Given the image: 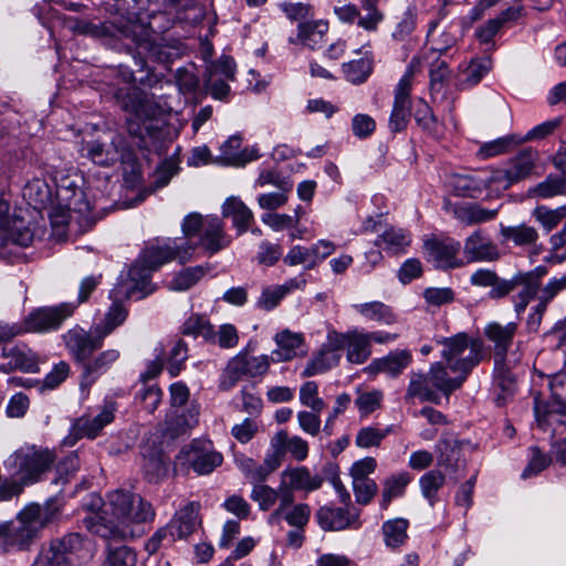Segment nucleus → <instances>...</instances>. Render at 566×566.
<instances>
[{
    "instance_id": "f257e3e1",
    "label": "nucleus",
    "mask_w": 566,
    "mask_h": 566,
    "mask_svg": "<svg viewBox=\"0 0 566 566\" xmlns=\"http://www.w3.org/2000/svg\"><path fill=\"white\" fill-rule=\"evenodd\" d=\"M70 30L74 33L88 35L96 39L129 40L136 46V54H133L138 71H144L147 59L164 61L166 59L165 48L158 41L157 34L151 28L136 19L116 17L113 20L102 23H93L83 19L73 18L67 22Z\"/></svg>"
},
{
    "instance_id": "f03ea898",
    "label": "nucleus",
    "mask_w": 566,
    "mask_h": 566,
    "mask_svg": "<svg viewBox=\"0 0 566 566\" xmlns=\"http://www.w3.org/2000/svg\"><path fill=\"white\" fill-rule=\"evenodd\" d=\"M196 245L186 243L177 245H150L147 247L138 258V261L133 265L125 279H120L117 285L112 290L111 297L113 298H130L135 293H142L140 297L149 294L150 273L159 269L163 264L178 260L180 263H186L190 260Z\"/></svg>"
},
{
    "instance_id": "7ed1b4c3",
    "label": "nucleus",
    "mask_w": 566,
    "mask_h": 566,
    "mask_svg": "<svg viewBox=\"0 0 566 566\" xmlns=\"http://www.w3.org/2000/svg\"><path fill=\"white\" fill-rule=\"evenodd\" d=\"M547 274V268L538 265L531 271H517L511 279H504L490 269H479L470 276V283L478 287H490L491 300H502L520 287L513 297L514 311L521 315L536 296L541 280Z\"/></svg>"
},
{
    "instance_id": "20e7f679",
    "label": "nucleus",
    "mask_w": 566,
    "mask_h": 566,
    "mask_svg": "<svg viewBox=\"0 0 566 566\" xmlns=\"http://www.w3.org/2000/svg\"><path fill=\"white\" fill-rule=\"evenodd\" d=\"M56 510L51 505L28 504L14 520L0 523L2 553L29 551L41 531L52 522Z\"/></svg>"
},
{
    "instance_id": "39448f33",
    "label": "nucleus",
    "mask_w": 566,
    "mask_h": 566,
    "mask_svg": "<svg viewBox=\"0 0 566 566\" xmlns=\"http://www.w3.org/2000/svg\"><path fill=\"white\" fill-rule=\"evenodd\" d=\"M55 460L56 455L53 450L25 443L3 461V467L11 474L9 483L19 485L20 495L25 486L42 481Z\"/></svg>"
},
{
    "instance_id": "423d86ee",
    "label": "nucleus",
    "mask_w": 566,
    "mask_h": 566,
    "mask_svg": "<svg viewBox=\"0 0 566 566\" xmlns=\"http://www.w3.org/2000/svg\"><path fill=\"white\" fill-rule=\"evenodd\" d=\"M436 343L442 346L441 356L452 373L469 376L482 360L483 343L478 338H470L467 333L436 338Z\"/></svg>"
},
{
    "instance_id": "0eeeda50",
    "label": "nucleus",
    "mask_w": 566,
    "mask_h": 566,
    "mask_svg": "<svg viewBox=\"0 0 566 566\" xmlns=\"http://www.w3.org/2000/svg\"><path fill=\"white\" fill-rule=\"evenodd\" d=\"M155 517L153 505L139 494L135 497L134 504L125 517V522H115L105 516L98 517L93 524L92 532L106 542H125L137 536L133 524L148 523Z\"/></svg>"
},
{
    "instance_id": "6e6552de",
    "label": "nucleus",
    "mask_w": 566,
    "mask_h": 566,
    "mask_svg": "<svg viewBox=\"0 0 566 566\" xmlns=\"http://www.w3.org/2000/svg\"><path fill=\"white\" fill-rule=\"evenodd\" d=\"M271 361L268 355L249 356L247 353H239L232 357L220 379L219 388L228 391L233 388L243 377H260L269 371Z\"/></svg>"
},
{
    "instance_id": "1a4fd4ad",
    "label": "nucleus",
    "mask_w": 566,
    "mask_h": 566,
    "mask_svg": "<svg viewBox=\"0 0 566 566\" xmlns=\"http://www.w3.org/2000/svg\"><path fill=\"white\" fill-rule=\"evenodd\" d=\"M76 305L72 302L56 306L39 307L23 319L27 333H46L60 328L63 322L73 315Z\"/></svg>"
},
{
    "instance_id": "9d476101",
    "label": "nucleus",
    "mask_w": 566,
    "mask_h": 566,
    "mask_svg": "<svg viewBox=\"0 0 566 566\" xmlns=\"http://www.w3.org/2000/svg\"><path fill=\"white\" fill-rule=\"evenodd\" d=\"M63 340L74 361L82 368L94 352L99 349L103 344V337L93 328L91 332L82 327L69 329L63 335Z\"/></svg>"
},
{
    "instance_id": "9b49d317",
    "label": "nucleus",
    "mask_w": 566,
    "mask_h": 566,
    "mask_svg": "<svg viewBox=\"0 0 566 566\" xmlns=\"http://www.w3.org/2000/svg\"><path fill=\"white\" fill-rule=\"evenodd\" d=\"M412 76V70L408 69L396 86L392 111L388 123L391 133H400L407 128L410 117Z\"/></svg>"
},
{
    "instance_id": "f8f14e48",
    "label": "nucleus",
    "mask_w": 566,
    "mask_h": 566,
    "mask_svg": "<svg viewBox=\"0 0 566 566\" xmlns=\"http://www.w3.org/2000/svg\"><path fill=\"white\" fill-rule=\"evenodd\" d=\"M359 513V510L350 504L344 507L325 505L317 510L316 518L324 531L357 530L361 525Z\"/></svg>"
},
{
    "instance_id": "ddd939ff",
    "label": "nucleus",
    "mask_w": 566,
    "mask_h": 566,
    "mask_svg": "<svg viewBox=\"0 0 566 566\" xmlns=\"http://www.w3.org/2000/svg\"><path fill=\"white\" fill-rule=\"evenodd\" d=\"M1 357L8 361L0 364V373L10 374L15 370L38 373L40 370V356L24 343L3 346Z\"/></svg>"
},
{
    "instance_id": "4468645a",
    "label": "nucleus",
    "mask_w": 566,
    "mask_h": 566,
    "mask_svg": "<svg viewBox=\"0 0 566 566\" xmlns=\"http://www.w3.org/2000/svg\"><path fill=\"white\" fill-rule=\"evenodd\" d=\"M463 253L468 262H494L501 256L497 245L482 229H476L464 240Z\"/></svg>"
},
{
    "instance_id": "2eb2a0df",
    "label": "nucleus",
    "mask_w": 566,
    "mask_h": 566,
    "mask_svg": "<svg viewBox=\"0 0 566 566\" xmlns=\"http://www.w3.org/2000/svg\"><path fill=\"white\" fill-rule=\"evenodd\" d=\"M311 507L306 503H294V495L285 493L279 506L270 514L269 523L277 524L284 520L293 528H304L311 517Z\"/></svg>"
},
{
    "instance_id": "dca6fc26",
    "label": "nucleus",
    "mask_w": 566,
    "mask_h": 566,
    "mask_svg": "<svg viewBox=\"0 0 566 566\" xmlns=\"http://www.w3.org/2000/svg\"><path fill=\"white\" fill-rule=\"evenodd\" d=\"M335 251V244L328 240H319L310 248L294 245L290 249L283 261L290 266L304 264L306 269H313Z\"/></svg>"
},
{
    "instance_id": "f3484780",
    "label": "nucleus",
    "mask_w": 566,
    "mask_h": 566,
    "mask_svg": "<svg viewBox=\"0 0 566 566\" xmlns=\"http://www.w3.org/2000/svg\"><path fill=\"white\" fill-rule=\"evenodd\" d=\"M460 242L446 239V240H428L424 243V249L428 254V260L438 269H455L463 265V261L458 258L460 251Z\"/></svg>"
},
{
    "instance_id": "a211bd4d",
    "label": "nucleus",
    "mask_w": 566,
    "mask_h": 566,
    "mask_svg": "<svg viewBox=\"0 0 566 566\" xmlns=\"http://www.w3.org/2000/svg\"><path fill=\"white\" fill-rule=\"evenodd\" d=\"M323 481L321 475H312L306 467L286 469L281 473V493L294 495V491L312 492L318 490Z\"/></svg>"
},
{
    "instance_id": "6ab92c4d",
    "label": "nucleus",
    "mask_w": 566,
    "mask_h": 566,
    "mask_svg": "<svg viewBox=\"0 0 566 566\" xmlns=\"http://www.w3.org/2000/svg\"><path fill=\"white\" fill-rule=\"evenodd\" d=\"M188 460L192 470L202 475L209 474L216 468L220 467L222 464L223 457L212 448V443L210 441H193L190 447Z\"/></svg>"
},
{
    "instance_id": "aec40b11",
    "label": "nucleus",
    "mask_w": 566,
    "mask_h": 566,
    "mask_svg": "<svg viewBox=\"0 0 566 566\" xmlns=\"http://www.w3.org/2000/svg\"><path fill=\"white\" fill-rule=\"evenodd\" d=\"M113 96L117 105L126 113L139 118L149 115V103L147 94L136 85H128L115 88Z\"/></svg>"
},
{
    "instance_id": "412c9836",
    "label": "nucleus",
    "mask_w": 566,
    "mask_h": 566,
    "mask_svg": "<svg viewBox=\"0 0 566 566\" xmlns=\"http://www.w3.org/2000/svg\"><path fill=\"white\" fill-rule=\"evenodd\" d=\"M517 331V324L510 322L502 325L497 322L489 323L484 328L485 337L494 345V355L496 363H503L513 338Z\"/></svg>"
},
{
    "instance_id": "4be33fe9",
    "label": "nucleus",
    "mask_w": 566,
    "mask_h": 566,
    "mask_svg": "<svg viewBox=\"0 0 566 566\" xmlns=\"http://www.w3.org/2000/svg\"><path fill=\"white\" fill-rule=\"evenodd\" d=\"M120 357L117 349H106L95 357L91 356L81 368V386H92L103 374H105Z\"/></svg>"
},
{
    "instance_id": "5701e85b",
    "label": "nucleus",
    "mask_w": 566,
    "mask_h": 566,
    "mask_svg": "<svg viewBox=\"0 0 566 566\" xmlns=\"http://www.w3.org/2000/svg\"><path fill=\"white\" fill-rule=\"evenodd\" d=\"M230 243L231 238L224 231L223 221L218 217H207L199 244L209 254H214L228 248Z\"/></svg>"
},
{
    "instance_id": "b1692460",
    "label": "nucleus",
    "mask_w": 566,
    "mask_h": 566,
    "mask_svg": "<svg viewBox=\"0 0 566 566\" xmlns=\"http://www.w3.org/2000/svg\"><path fill=\"white\" fill-rule=\"evenodd\" d=\"M114 420V408L105 406L94 418H80L75 426V436H70L64 440V444L73 446L77 438L86 436L91 439L95 438L98 432Z\"/></svg>"
},
{
    "instance_id": "393cba45",
    "label": "nucleus",
    "mask_w": 566,
    "mask_h": 566,
    "mask_svg": "<svg viewBox=\"0 0 566 566\" xmlns=\"http://www.w3.org/2000/svg\"><path fill=\"white\" fill-rule=\"evenodd\" d=\"M72 566H80L93 557L91 542L78 533H71L56 538Z\"/></svg>"
},
{
    "instance_id": "a878e982",
    "label": "nucleus",
    "mask_w": 566,
    "mask_h": 566,
    "mask_svg": "<svg viewBox=\"0 0 566 566\" xmlns=\"http://www.w3.org/2000/svg\"><path fill=\"white\" fill-rule=\"evenodd\" d=\"M57 197L71 211L78 212L80 214H86L92 211L91 203L87 201L84 191L69 177H63L59 181Z\"/></svg>"
},
{
    "instance_id": "bb28decb",
    "label": "nucleus",
    "mask_w": 566,
    "mask_h": 566,
    "mask_svg": "<svg viewBox=\"0 0 566 566\" xmlns=\"http://www.w3.org/2000/svg\"><path fill=\"white\" fill-rule=\"evenodd\" d=\"M167 525L170 530V542L187 538L199 525L198 507L195 503L186 505Z\"/></svg>"
},
{
    "instance_id": "cd10ccee",
    "label": "nucleus",
    "mask_w": 566,
    "mask_h": 566,
    "mask_svg": "<svg viewBox=\"0 0 566 566\" xmlns=\"http://www.w3.org/2000/svg\"><path fill=\"white\" fill-rule=\"evenodd\" d=\"M199 411L196 408H190L182 413L177 410H171L167 413L164 423L163 433L165 437L175 439L198 423Z\"/></svg>"
},
{
    "instance_id": "c85d7f7f",
    "label": "nucleus",
    "mask_w": 566,
    "mask_h": 566,
    "mask_svg": "<svg viewBox=\"0 0 566 566\" xmlns=\"http://www.w3.org/2000/svg\"><path fill=\"white\" fill-rule=\"evenodd\" d=\"M537 159L538 153L532 148H525L512 157L505 168L513 184L528 178L535 168Z\"/></svg>"
},
{
    "instance_id": "c756f323",
    "label": "nucleus",
    "mask_w": 566,
    "mask_h": 566,
    "mask_svg": "<svg viewBox=\"0 0 566 566\" xmlns=\"http://www.w3.org/2000/svg\"><path fill=\"white\" fill-rule=\"evenodd\" d=\"M411 363V353L400 349L389 353L382 358L375 359L368 368L376 373H384L390 377L399 376Z\"/></svg>"
},
{
    "instance_id": "7c9ffc66",
    "label": "nucleus",
    "mask_w": 566,
    "mask_h": 566,
    "mask_svg": "<svg viewBox=\"0 0 566 566\" xmlns=\"http://www.w3.org/2000/svg\"><path fill=\"white\" fill-rule=\"evenodd\" d=\"M222 216L232 219L238 234L244 233L254 220L252 211L238 197H229L224 201L222 205Z\"/></svg>"
},
{
    "instance_id": "2f4dec72",
    "label": "nucleus",
    "mask_w": 566,
    "mask_h": 566,
    "mask_svg": "<svg viewBox=\"0 0 566 566\" xmlns=\"http://www.w3.org/2000/svg\"><path fill=\"white\" fill-rule=\"evenodd\" d=\"M277 348L271 354L270 361L280 363L293 359L297 355V349L303 344L301 334L292 333L287 329L275 335Z\"/></svg>"
},
{
    "instance_id": "473e14b6",
    "label": "nucleus",
    "mask_w": 566,
    "mask_h": 566,
    "mask_svg": "<svg viewBox=\"0 0 566 566\" xmlns=\"http://www.w3.org/2000/svg\"><path fill=\"white\" fill-rule=\"evenodd\" d=\"M433 388L429 373H411L405 399L410 400L418 398L420 401L438 405L440 402V396Z\"/></svg>"
},
{
    "instance_id": "72a5a7b5",
    "label": "nucleus",
    "mask_w": 566,
    "mask_h": 566,
    "mask_svg": "<svg viewBox=\"0 0 566 566\" xmlns=\"http://www.w3.org/2000/svg\"><path fill=\"white\" fill-rule=\"evenodd\" d=\"M448 186L458 197L476 198L483 191L482 177L473 175L452 174L448 178Z\"/></svg>"
},
{
    "instance_id": "f704fd0d",
    "label": "nucleus",
    "mask_w": 566,
    "mask_h": 566,
    "mask_svg": "<svg viewBox=\"0 0 566 566\" xmlns=\"http://www.w3.org/2000/svg\"><path fill=\"white\" fill-rule=\"evenodd\" d=\"M432 386L446 396H450L454 390L459 389L468 376L459 374L457 377H450L447 367L442 363H434L429 369Z\"/></svg>"
},
{
    "instance_id": "c9c22d12",
    "label": "nucleus",
    "mask_w": 566,
    "mask_h": 566,
    "mask_svg": "<svg viewBox=\"0 0 566 566\" xmlns=\"http://www.w3.org/2000/svg\"><path fill=\"white\" fill-rule=\"evenodd\" d=\"M497 213V209H486L478 203H465L453 210L454 217L465 226L491 221L496 218Z\"/></svg>"
},
{
    "instance_id": "e433bc0d",
    "label": "nucleus",
    "mask_w": 566,
    "mask_h": 566,
    "mask_svg": "<svg viewBox=\"0 0 566 566\" xmlns=\"http://www.w3.org/2000/svg\"><path fill=\"white\" fill-rule=\"evenodd\" d=\"M410 242V234L407 231L390 227L376 239L375 245L390 254H399L405 252Z\"/></svg>"
},
{
    "instance_id": "4c0bfd02",
    "label": "nucleus",
    "mask_w": 566,
    "mask_h": 566,
    "mask_svg": "<svg viewBox=\"0 0 566 566\" xmlns=\"http://www.w3.org/2000/svg\"><path fill=\"white\" fill-rule=\"evenodd\" d=\"M181 334L193 338L201 337L207 343H214L217 336L213 325L201 314H191L182 324Z\"/></svg>"
},
{
    "instance_id": "58836bf2",
    "label": "nucleus",
    "mask_w": 566,
    "mask_h": 566,
    "mask_svg": "<svg viewBox=\"0 0 566 566\" xmlns=\"http://www.w3.org/2000/svg\"><path fill=\"white\" fill-rule=\"evenodd\" d=\"M88 158L101 166H111L117 161L119 151L115 139L109 143L99 140L87 143L85 146Z\"/></svg>"
},
{
    "instance_id": "ea45409f",
    "label": "nucleus",
    "mask_w": 566,
    "mask_h": 566,
    "mask_svg": "<svg viewBox=\"0 0 566 566\" xmlns=\"http://www.w3.org/2000/svg\"><path fill=\"white\" fill-rule=\"evenodd\" d=\"M500 234L504 242L511 241L516 247L533 245L538 240L537 230L525 223L518 226H501Z\"/></svg>"
},
{
    "instance_id": "a19ab883",
    "label": "nucleus",
    "mask_w": 566,
    "mask_h": 566,
    "mask_svg": "<svg viewBox=\"0 0 566 566\" xmlns=\"http://www.w3.org/2000/svg\"><path fill=\"white\" fill-rule=\"evenodd\" d=\"M371 355L370 343L365 333L348 331L347 359L353 364H364Z\"/></svg>"
},
{
    "instance_id": "79ce46f5",
    "label": "nucleus",
    "mask_w": 566,
    "mask_h": 566,
    "mask_svg": "<svg viewBox=\"0 0 566 566\" xmlns=\"http://www.w3.org/2000/svg\"><path fill=\"white\" fill-rule=\"evenodd\" d=\"M492 70V60L489 56L473 59L462 71L460 80L461 88H470L481 82V80Z\"/></svg>"
},
{
    "instance_id": "37998d69",
    "label": "nucleus",
    "mask_w": 566,
    "mask_h": 566,
    "mask_svg": "<svg viewBox=\"0 0 566 566\" xmlns=\"http://www.w3.org/2000/svg\"><path fill=\"white\" fill-rule=\"evenodd\" d=\"M358 60L344 63L342 69L346 80L353 84H361L367 81L373 72V56L369 52Z\"/></svg>"
},
{
    "instance_id": "c03bdc74",
    "label": "nucleus",
    "mask_w": 566,
    "mask_h": 566,
    "mask_svg": "<svg viewBox=\"0 0 566 566\" xmlns=\"http://www.w3.org/2000/svg\"><path fill=\"white\" fill-rule=\"evenodd\" d=\"M143 473L150 483H158L168 473V459L159 451L144 455Z\"/></svg>"
},
{
    "instance_id": "a18cd8bd",
    "label": "nucleus",
    "mask_w": 566,
    "mask_h": 566,
    "mask_svg": "<svg viewBox=\"0 0 566 566\" xmlns=\"http://www.w3.org/2000/svg\"><path fill=\"white\" fill-rule=\"evenodd\" d=\"M138 494L125 491L116 490L108 494L107 511L111 512L112 516L116 520L115 522H125V517L129 512V507L134 504L135 497Z\"/></svg>"
},
{
    "instance_id": "49530a36",
    "label": "nucleus",
    "mask_w": 566,
    "mask_h": 566,
    "mask_svg": "<svg viewBox=\"0 0 566 566\" xmlns=\"http://www.w3.org/2000/svg\"><path fill=\"white\" fill-rule=\"evenodd\" d=\"M361 316L381 324L391 325L396 322V315L391 308L381 302H368L354 305Z\"/></svg>"
},
{
    "instance_id": "de8ad7c7",
    "label": "nucleus",
    "mask_w": 566,
    "mask_h": 566,
    "mask_svg": "<svg viewBox=\"0 0 566 566\" xmlns=\"http://www.w3.org/2000/svg\"><path fill=\"white\" fill-rule=\"evenodd\" d=\"M339 360L340 358L336 356V354L322 346L319 352L306 364L302 371V377L306 378L317 374H323L337 366Z\"/></svg>"
},
{
    "instance_id": "09e8293b",
    "label": "nucleus",
    "mask_w": 566,
    "mask_h": 566,
    "mask_svg": "<svg viewBox=\"0 0 566 566\" xmlns=\"http://www.w3.org/2000/svg\"><path fill=\"white\" fill-rule=\"evenodd\" d=\"M127 310L119 303L114 302L105 314V318L102 323L95 325L94 329L105 338L111 335L118 326H120L127 318Z\"/></svg>"
},
{
    "instance_id": "8fccbe9b",
    "label": "nucleus",
    "mask_w": 566,
    "mask_h": 566,
    "mask_svg": "<svg viewBox=\"0 0 566 566\" xmlns=\"http://www.w3.org/2000/svg\"><path fill=\"white\" fill-rule=\"evenodd\" d=\"M327 23L305 20L298 23L297 41L302 42L311 49H315L322 41L324 33L327 31Z\"/></svg>"
},
{
    "instance_id": "3c124183",
    "label": "nucleus",
    "mask_w": 566,
    "mask_h": 566,
    "mask_svg": "<svg viewBox=\"0 0 566 566\" xmlns=\"http://www.w3.org/2000/svg\"><path fill=\"white\" fill-rule=\"evenodd\" d=\"M444 474L438 470L428 471L420 478L419 484L421 494L429 502L431 507L438 502V492L444 485Z\"/></svg>"
},
{
    "instance_id": "603ef678",
    "label": "nucleus",
    "mask_w": 566,
    "mask_h": 566,
    "mask_svg": "<svg viewBox=\"0 0 566 566\" xmlns=\"http://www.w3.org/2000/svg\"><path fill=\"white\" fill-rule=\"evenodd\" d=\"M23 197L34 209H42L51 201V191L44 180L33 179L25 185Z\"/></svg>"
},
{
    "instance_id": "864d4df0",
    "label": "nucleus",
    "mask_w": 566,
    "mask_h": 566,
    "mask_svg": "<svg viewBox=\"0 0 566 566\" xmlns=\"http://www.w3.org/2000/svg\"><path fill=\"white\" fill-rule=\"evenodd\" d=\"M208 272V268L202 265L186 268L180 271L169 283L174 291H187L197 284Z\"/></svg>"
},
{
    "instance_id": "5fc2aeb1",
    "label": "nucleus",
    "mask_w": 566,
    "mask_h": 566,
    "mask_svg": "<svg viewBox=\"0 0 566 566\" xmlns=\"http://www.w3.org/2000/svg\"><path fill=\"white\" fill-rule=\"evenodd\" d=\"M521 144L520 138L514 135H507L497 139L484 143L478 151L482 159L491 158L510 151L516 145Z\"/></svg>"
},
{
    "instance_id": "6e6d98bb",
    "label": "nucleus",
    "mask_w": 566,
    "mask_h": 566,
    "mask_svg": "<svg viewBox=\"0 0 566 566\" xmlns=\"http://www.w3.org/2000/svg\"><path fill=\"white\" fill-rule=\"evenodd\" d=\"M408 522L403 518L387 521L382 525L385 543L395 548L402 545L407 538Z\"/></svg>"
},
{
    "instance_id": "4d7b16f0",
    "label": "nucleus",
    "mask_w": 566,
    "mask_h": 566,
    "mask_svg": "<svg viewBox=\"0 0 566 566\" xmlns=\"http://www.w3.org/2000/svg\"><path fill=\"white\" fill-rule=\"evenodd\" d=\"M275 440L282 446L291 455L297 460L303 461L308 455V443L298 436L289 437L285 431H280L275 436Z\"/></svg>"
},
{
    "instance_id": "13d9d810",
    "label": "nucleus",
    "mask_w": 566,
    "mask_h": 566,
    "mask_svg": "<svg viewBox=\"0 0 566 566\" xmlns=\"http://www.w3.org/2000/svg\"><path fill=\"white\" fill-rule=\"evenodd\" d=\"M250 496L258 503L261 511H269L276 501H282L281 485L275 490L266 484H255Z\"/></svg>"
},
{
    "instance_id": "bf43d9fd",
    "label": "nucleus",
    "mask_w": 566,
    "mask_h": 566,
    "mask_svg": "<svg viewBox=\"0 0 566 566\" xmlns=\"http://www.w3.org/2000/svg\"><path fill=\"white\" fill-rule=\"evenodd\" d=\"M36 558L42 566H72L56 539L43 547Z\"/></svg>"
},
{
    "instance_id": "052dcab7",
    "label": "nucleus",
    "mask_w": 566,
    "mask_h": 566,
    "mask_svg": "<svg viewBox=\"0 0 566 566\" xmlns=\"http://www.w3.org/2000/svg\"><path fill=\"white\" fill-rule=\"evenodd\" d=\"M265 186H273L282 191H291L293 189V182L275 169H263L259 174V177L255 179L254 187L262 188Z\"/></svg>"
},
{
    "instance_id": "680f3d73",
    "label": "nucleus",
    "mask_w": 566,
    "mask_h": 566,
    "mask_svg": "<svg viewBox=\"0 0 566 566\" xmlns=\"http://www.w3.org/2000/svg\"><path fill=\"white\" fill-rule=\"evenodd\" d=\"M409 482L410 479L407 473L386 480L380 502L381 507L387 509L394 497L400 496Z\"/></svg>"
},
{
    "instance_id": "e2e57ef3",
    "label": "nucleus",
    "mask_w": 566,
    "mask_h": 566,
    "mask_svg": "<svg viewBox=\"0 0 566 566\" xmlns=\"http://www.w3.org/2000/svg\"><path fill=\"white\" fill-rule=\"evenodd\" d=\"M290 290L291 289L286 285L264 287L258 300V307L264 311H271L275 308L284 298V296L290 292Z\"/></svg>"
},
{
    "instance_id": "0e129e2a",
    "label": "nucleus",
    "mask_w": 566,
    "mask_h": 566,
    "mask_svg": "<svg viewBox=\"0 0 566 566\" xmlns=\"http://www.w3.org/2000/svg\"><path fill=\"white\" fill-rule=\"evenodd\" d=\"M494 386L501 390L495 398L497 406L502 407L506 402V398L511 397L515 390V378L507 369H500L494 379Z\"/></svg>"
},
{
    "instance_id": "69168bd1",
    "label": "nucleus",
    "mask_w": 566,
    "mask_h": 566,
    "mask_svg": "<svg viewBox=\"0 0 566 566\" xmlns=\"http://www.w3.org/2000/svg\"><path fill=\"white\" fill-rule=\"evenodd\" d=\"M300 401L311 410L323 411L325 408V402L318 396V386L315 381H306L301 386Z\"/></svg>"
},
{
    "instance_id": "338daca9",
    "label": "nucleus",
    "mask_w": 566,
    "mask_h": 566,
    "mask_svg": "<svg viewBox=\"0 0 566 566\" xmlns=\"http://www.w3.org/2000/svg\"><path fill=\"white\" fill-rule=\"evenodd\" d=\"M417 25V14L408 9L399 22L396 24L391 36L397 42H407L410 40Z\"/></svg>"
},
{
    "instance_id": "774afa93",
    "label": "nucleus",
    "mask_w": 566,
    "mask_h": 566,
    "mask_svg": "<svg viewBox=\"0 0 566 566\" xmlns=\"http://www.w3.org/2000/svg\"><path fill=\"white\" fill-rule=\"evenodd\" d=\"M108 543V557L104 566H135L136 554L128 546H119L116 548L111 547L112 542Z\"/></svg>"
}]
</instances>
